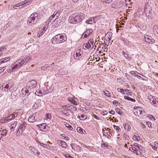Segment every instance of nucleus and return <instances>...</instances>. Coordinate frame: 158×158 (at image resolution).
I'll return each mask as SVG.
<instances>
[{
  "mask_svg": "<svg viewBox=\"0 0 158 158\" xmlns=\"http://www.w3.org/2000/svg\"><path fill=\"white\" fill-rule=\"evenodd\" d=\"M85 17V15L83 13H75L70 16L69 21L71 23L75 24L81 21Z\"/></svg>",
  "mask_w": 158,
  "mask_h": 158,
  "instance_id": "obj_1",
  "label": "nucleus"
},
{
  "mask_svg": "<svg viewBox=\"0 0 158 158\" xmlns=\"http://www.w3.org/2000/svg\"><path fill=\"white\" fill-rule=\"evenodd\" d=\"M66 39V36L65 34H59L51 39V42L53 44H59L64 42Z\"/></svg>",
  "mask_w": 158,
  "mask_h": 158,
  "instance_id": "obj_2",
  "label": "nucleus"
},
{
  "mask_svg": "<svg viewBox=\"0 0 158 158\" xmlns=\"http://www.w3.org/2000/svg\"><path fill=\"white\" fill-rule=\"evenodd\" d=\"M14 65L11 66V69H9L8 72H14L16 70L25 65V61L23 59H19L16 62H15Z\"/></svg>",
  "mask_w": 158,
  "mask_h": 158,
  "instance_id": "obj_3",
  "label": "nucleus"
},
{
  "mask_svg": "<svg viewBox=\"0 0 158 158\" xmlns=\"http://www.w3.org/2000/svg\"><path fill=\"white\" fill-rule=\"evenodd\" d=\"M39 19V14L37 13H34L28 18L27 23L28 24L31 25L37 23Z\"/></svg>",
  "mask_w": 158,
  "mask_h": 158,
  "instance_id": "obj_4",
  "label": "nucleus"
},
{
  "mask_svg": "<svg viewBox=\"0 0 158 158\" xmlns=\"http://www.w3.org/2000/svg\"><path fill=\"white\" fill-rule=\"evenodd\" d=\"M14 83L11 81H10L8 83H4L2 86V88H5V91L8 92H11L14 90V87H13Z\"/></svg>",
  "mask_w": 158,
  "mask_h": 158,
  "instance_id": "obj_5",
  "label": "nucleus"
},
{
  "mask_svg": "<svg viewBox=\"0 0 158 158\" xmlns=\"http://www.w3.org/2000/svg\"><path fill=\"white\" fill-rule=\"evenodd\" d=\"M134 114L137 116H139L144 113V111L143 109L141 107H135L133 109Z\"/></svg>",
  "mask_w": 158,
  "mask_h": 158,
  "instance_id": "obj_6",
  "label": "nucleus"
},
{
  "mask_svg": "<svg viewBox=\"0 0 158 158\" xmlns=\"http://www.w3.org/2000/svg\"><path fill=\"white\" fill-rule=\"evenodd\" d=\"M37 81L34 80H32L28 82L26 87L29 90L30 93L31 92V89L35 88L37 86Z\"/></svg>",
  "mask_w": 158,
  "mask_h": 158,
  "instance_id": "obj_7",
  "label": "nucleus"
},
{
  "mask_svg": "<svg viewBox=\"0 0 158 158\" xmlns=\"http://www.w3.org/2000/svg\"><path fill=\"white\" fill-rule=\"evenodd\" d=\"M151 6L148 2H146L144 5V12L146 16H149V14L151 10Z\"/></svg>",
  "mask_w": 158,
  "mask_h": 158,
  "instance_id": "obj_8",
  "label": "nucleus"
},
{
  "mask_svg": "<svg viewBox=\"0 0 158 158\" xmlns=\"http://www.w3.org/2000/svg\"><path fill=\"white\" fill-rule=\"evenodd\" d=\"M150 102L151 104L155 106H157L158 105V98H156L155 97L152 96L148 97Z\"/></svg>",
  "mask_w": 158,
  "mask_h": 158,
  "instance_id": "obj_9",
  "label": "nucleus"
},
{
  "mask_svg": "<svg viewBox=\"0 0 158 158\" xmlns=\"http://www.w3.org/2000/svg\"><path fill=\"white\" fill-rule=\"evenodd\" d=\"M83 52L81 49H77L74 52L73 56L75 59H78L81 57Z\"/></svg>",
  "mask_w": 158,
  "mask_h": 158,
  "instance_id": "obj_10",
  "label": "nucleus"
},
{
  "mask_svg": "<svg viewBox=\"0 0 158 158\" xmlns=\"http://www.w3.org/2000/svg\"><path fill=\"white\" fill-rule=\"evenodd\" d=\"M29 2L24 1L23 2H20L14 5L13 8L14 9H17L19 8H20L22 7H24L25 6V5Z\"/></svg>",
  "mask_w": 158,
  "mask_h": 158,
  "instance_id": "obj_11",
  "label": "nucleus"
},
{
  "mask_svg": "<svg viewBox=\"0 0 158 158\" xmlns=\"http://www.w3.org/2000/svg\"><path fill=\"white\" fill-rule=\"evenodd\" d=\"M26 126V124L25 123H23L20 124L18 128L17 134L18 133L19 135L21 134L25 130Z\"/></svg>",
  "mask_w": 158,
  "mask_h": 158,
  "instance_id": "obj_12",
  "label": "nucleus"
},
{
  "mask_svg": "<svg viewBox=\"0 0 158 158\" xmlns=\"http://www.w3.org/2000/svg\"><path fill=\"white\" fill-rule=\"evenodd\" d=\"M144 40L146 42L150 44H153L155 42V40L154 39H152L151 37L147 35H144Z\"/></svg>",
  "mask_w": 158,
  "mask_h": 158,
  "instance_id": "obj_13",
  "label": "nucleus"
},
{
  "mask_svg": "<svg viewBox=\"0 0 158 158\" xmlns=\"http://www.w3.org/2000/svg\"><path fill=\"white\" fill-rule=\"evenodd\" d=\"M93 31L92 29H87L83 33L82 35V38L84 39L90 35Z\"/></svg>",
  "mask_w": 158,
  "mask_h": 158,
  "instance_id": "obj_14",
  "label": "nucleus"
},
{
  "mask_svg": "<svg viewBox=\"0 0 158 158\" xmlns=\"http://www.w3.org/2000/svg\"><path fill=\"white\" fill-rule=\"evenodd\" d=\"M129 150L133 153L137 155H140L142 153L139 149H138L137 148L135 147H130L129 148Z\"/></svg>",
  "mask_w": 158,
  "mask_h": 158,
  "instance_id": "obj_15",
  "label": "nucleus"
},
{
  "mask_svg": "<svg viewBox=\"0 0 158 158\" xmlns=\"http://www.w3.org/2000/svg\"><path fill=\"white\" fill-rule=\"evenodd\" d=\"M36 113L32 114L29 116L28 119V121L30 123H33L36 121V118L35 117Z\"/></svg>",
  "mask_w": 158,
  "mask_h": 158,
  "instance_id": "obj_16",
  "label": "nucleus"
},
{
  "mask_svg": "<svg viewBox=\"0 0 158 158\" xmlns=\"http://www.w3.org/2000/svg\"><path fill=\"white\" fill-rule=\"evenodd\" d=\"M68 106H62L61 109L62 113L67 116L69 115V113L67 112V111H68Z\"/></svg>",
  "mask_w": 158,
  "mask_h": 158,
  "instance_id": "obj_17",
  "label": "nucleus"
},
{
  "mask_svg": "<svg viewBox=\"0 0 158 158\" xmlns=\"http://www.w3.org/2000/svg\"><path fill=\"white\" fill-rule=\"evenodd\" d=\"M29 92H30L29 90L25 87L22 89L21 91V94L23 96H24L26 95L27 94L29 93Z\"/></svg>",
  "mask_w": 158,
  "mask_h": 158,
  "instance_id": "obj_18",
  "label": "nucleus"
},
{
  "mask_svg": "<svg viewBox=\"0 0 158 158\" xmlns=\"http://www.w3.org/2000/svg\"><path fill=\"white\" fill-rule=\"evenodd\" d=\"M152 31L154 34L158 36V25H154L152 27Z\"/></svg>",
  "mask_w": 158,
  "mask_h": 158,
  "instance_id": "obj_19",
  "label": "nucleus"
},
{
  "mask_svg": "<svg viewBox=\"0 0 158 158\" xmlns=\"http://www.w3.org/2000/svg\"><path fill=\"white\" fill-rule=\"evenodd\" d=\"M57 142V143L61 144V146L62 148H66L67 147V144L64 141L58 140Z\"/></svg>",
  "mask_w": 158,
  "mask_h": 158,
  "instance_id": "obj_20",
  "label": "nucleus"
},
{
  "mask_svg": "<svg viewBox=\"0 0 158 158\" xmlns=\"http://www.w3.org/2000/svg\"><path fill=\"white\" fill-rule=\"evenodd\" d=\"M68 110L70 111L72 113L76 111L77 110L76 107L73 105H71L68 106Z\"/></svg>",
  "mask_w": 158,
  "mask_h": 158,
  "instance_id": "obj_21",
  "label": "nucleus"
},
{
  "mask_svg": "<svg viewBox=\"0 0 158 158\" xmlns=\"http://www.w3.org/2000/svg\"><path fill=\"white\" fill-rule=\"evenodd\" d=\"M18 115L17 113L16 112H14L13 113L9 116L7 117V118L8 119V120L10 121L12 120L13 118L17 117Z\"/></svg>",
  "mask_w": 158,
  "mask_h": 158,
  "instance_id": "obj_22",
  "label": "nucleus"
},
{
  "mask_svg": "<svg viewBox=\"0 0 158 158\" xmlns=\"http://www.w3.org/2000/svg\"><path fill=\"white\" fill-rule=\"evenodd\" d=\"M124 51L122 52V54L128 60H132L131 56Z\"/></svg>",
  "mask_w": 158,
  "mask_h": 158,
  "instance_id": "obj_23",
  "label": "nucleus"
},
{
  "mask_svg": "<svg viewBox=\"0 0 158 158\" xmlns=\"http://www.w3.org/2000/svg\"><path fill=\"white\" fill-rule=\"evenodd\" d=\"M42 90L43 94L44 95L51 92L52 91V89H48L47 87L44 86Z\"/></svg>",
  "mask_w": 158,
  "mask_h": 158,
  "instance_id": "obj_24",
  "label": "nucleus"
},
{
  "mask_svg": "<svg viewBox=\"0 0 158 158\" xmlns=\"http://www.w3.org/2000/svg\"><path fill=\"white\" fill-rule=\"evenodd\" d=\"M83 48L84 49H92L93 48H91V46L89 43H87L83 45Z\"/></svg>",
  "mask_w": 158,
  "mask_h": 158,
  "instance_id": "obj_25",
  "label": "nucleus"
},
{
  "mask_svg": "<svg viewBox=\"0 0 158 158\" xmlns=\"http://www.w3.org/2000/svg\"><path fill=\"white\" fill-rule=\"evenodd\" d=\"M133 146H134L133 147L136 148L138 149H139L140 151H142L143 149V147L141 145L136 143H134Z\"/></svg>",
  "mask_w": 158,
  "mask_h": 158,
  "instance_id": "obj_26",
  "label": "nucleus"
},
{
  "mask_svg": "<svg viewBox=\"0 0 158 158\" xmlns=\"http://www.w3.org/2000/svg\"><path fill=\"white\" fill-rule=\"evenodd\" d=\"M39 127L42 131H44L46 127V124L45 123H43L39 125Z\"/></svg>",
  "mask_w": 158,
  "mask_h": 158,
  "instance_id": "obj_27",
  "label": "nucleus"
},
{
  "mask_svg": "<svg viewBox=\"0 0 158 158\" xmlns=\"http://www.w3.org/2000/svg\"><path fill=\"white\" fill-rule=\"evenodd\" d=\"M17 123V121H15L13 124H12L10 127V131H14L16 126Z\"/></svg>",
  "mask_w": 158,
  "mask_h": 158,
  "instance_id": "obj_28",
  "label": "nucleus"
},
{
  "mask_svg": "<svg viewBox=\"0 0 158 158\" xmlns=\"http://www.w3.org/2000/svg\"><path fill=\"white\" fill-rule=\"evenodd\" d=\"M77 132L80 133L84 134L85 133V130L80 127H78L77 128Z\"/></svg>",
  "mask_w": 158,
  "mask_h": 158,
  "instance_id": "obj_29",
  "label": "nucleus"
},
{
  "mask_svg": "<svg viewBox=\"0 0 158 158\" xmlns=\"http://www.w3.org/2000/svg\"><path fill=\"white\" fill-rule=\"evenodd\" d=\"M133 139L135 141H139L140 140V137L138 134L136 133L134 135Z\"/></svg>",
  "mask_w": 158,
  "mask_h": 158,
  "instance_id": "obj_30",
  "label": "nucleus"
},
{
  "mask_svg": "<svg viewBox=\"0 0 158 158\" xmlns=\"http://www.w3.org/2000/svg\"><path fill=\"white\" fill-rule=\"evenodd\" d=\"M126 130L127 131H129L131 129V126L129 124H124L123 125Z\"/></svg>",
  "mask_w": 158,
  "mask_h": 158,
  "instance_id": "obj_31",
  "label": "nucleus"
},
{
  "mask_svg": "<svg viewBox=\"0 0 158 158\" xmlns=\"http://www.w3.org/2000/svg\"><path fill=\"white\" fill-rule=\"evenodd\" d=\"M31 153L32 154L33 153L34 154L37 156H39L40 154V152H38L37 149L35 148L33 149V150L31 152Z\"/></svg>",
  "mask_w": 158,
  "mask_h": 158,
  "instance_id": "obj_32",
  "label": "nucleus"
},
{
  "mask_svg": "<svg viewBox=\"0 0 158 158\" xmlns=\"http://www.w3.org/2000/svg\"><path fill=\"white\" fill-rule=\"evenodd\" d=\"M69 101L72 104L75 105L77 106V102H76L73 98H69Z\"/></svg>",
  "mask_w": 158,
  "mask_h": 158,
  "instance_id": "obj_33",
  "label": "nucleus"
},
{
  "mask_svg": "<svg viewBox=\"0 0 158 158\" xmlns=\"http://www.w3.org/2000/svg\"><path fill=\"white\" fill-rule=\"evenodd\" d=\"M94 22L93 17L89 18L86 21V23L87 24H92Z\"/></svg>",
  "mask_w": 158,
  "mask_h": 158,
  "instance_id": "obj_34",
  "label": "nucleus"
},
{
  "mask_svg": "<svg viewBox=\"0 0 158 158\" xmlns=\"http://www.w3.org/2000/svg\"><path fill=\"white\" fill-rule=\"evenodd\" d=\"M113 126L114 128L117 131L118 133H120L121 131V129L119 126L114 125H113Z\"/></svg>",
  "mask_w": 158,
  "mask_h": 158,
  "instance_id": "obj_35",
  "label": "nucleus"
},
{
  "mask_svg": "<svg viewBox=\"0 0 158 158\" xmlns=\"http://www.w3.org/2000/svg\"><path fill=\"white\" fill-rule=\"evenodd\" d=\"M24 61H25V65L27 63H29L31 62V58L29 56H27L24 59Z\"/></svg>",
  "mask_w": 158,
  "mask_h": 158,
  "instance_id": "obj_36",
  "label": "nucleus"
},
{
  "mask_svg": "<svg viewBox=\"0 0 158 158\" xmlns=\"http://www.w3.org/2000/svg\"><path fill=\"white\" fill-rule=\"evenodd\" d=\"M121 40L123 42L125 45H127L129 44V41L127 40L123 37L121 38Z\"/></svg>",
  "mask_w": 158,
  "mask_h": 158,
  "instance_id": "obj_37",
  "label": "nucleus"
},
{
  "mask_svg": "<svg viewBox=\"0 0 158 158\" xmlns=\"http://www.w3.org/2000/svg\"><path fill=\"white\" fill-rule=\"evenodd\" d=\"M44 31L41 29L40 31H39L37 34V37H40L42 36L44 34Z\"/></svg>",
  "mask_w": 158,
  "mask_h": 158,
  "instance_id": "obj_38",
  "label": "nucleus"
},
{
  "mask_svg": "<svg viewBox=\"0 0 158 158\" xmlns=\"http://www.w3.org/2000/svg\"><path fill=\"white\" fill-rule=\"evenodd\" d=\"M61 13V11L59 10H58L57 12H55L54 15L55 16H56V18L54 20H55L56 19H57L58 18L59 16H60Z\"/></svg>",
  "mask_w": 158,
  "mask_h": 158,
  "instance_id": "obj_39",
  "label": "nucleus"
},
{
  "mask_svg": "<svg viewBox=\"0 0 158 158\" xmlns=\"http://www.w3.org/2000/svg\"><path fill=\"white\" fill-rule=\"evenodd\" d=\"M6 133L7 131L5 129H3L0 131V135L2 136H3L4 135H6Z\"/></svg>",
  "mask_w": 158,
  "mask_h": 158,
  "instance_id": "obj_40",
  "label": "nucleus"
},
{
  "mask_svg": "<svg viewBox=\"0 0 158 158\" xmlns=\"http://www.w3.org/2000/svg\"><path fill=\"white\" fill-rule=\"evenodd\" d=\"M124 98L125 99L127 100L128 101H131L133 102H135V99L131 98L128 96H124Z\"/></svg>",
  "mask_w": 158,
  "mask_h": 158,
  "instance_id": "obj_41",
  "label": "nucleus"
},
{
  "mask_svg": "<svg viewBox=\"0 0 158 158\" xmlns=\"http://www.w3.org/2000/svg\"><path fill=\"white\" fill-rule=\"evenodd\" d=\"M35 94L38 96H41L43 95L42 91L40 90H37L35 92Z\"/></svg>",
  "mask_w": 158,
  "mask_h": 158,
  "instance_id": "obj_42",
  "label": "nucleus"
},
{
  "mask_svg": "<svg viewBox=\"0 0 158 158\" xmlns=\"http://www.w3.org/2000/svg\"><path fill=\"white\" fill-rule=\"evenodd\" d=\"M2 60V61L3 63L9 61L10 60V57H5L1 59Z\"/></svg>",
  "mask_w": 158,
  "mask_h": 158,
  "instance_id": "obj_43",
  "label": "nucleus"
},
{
  "mask_svg": "<svg viewBox=\"0 0 158 158\" xmlns=\"http://www.w3.org/2000/svg\"><path fill=\"white\" fill-rule=\"evenodd\" d=\"M101 15L97 16H96L93 17L94 18V23H95L96 21L99 19L101 18Z\"/></svg>",
  "mask_w": 158,
  "mask_h": 158,
  "instance_id": "obj_44",
  "label": "nucleus"
},
{
  "mask_svg": "<svg viewBox=\"0 0 158 158\" xmlns=\"http://www.w3.org/2000/svg\"><path fill=\"white\" fill-rule=\"evenodd\" d=\"M88 42L90 44V45L91 46V48H93L94 45V44L93 40L92 39L88 41Z\"/></svg>",
  "mask_w": 158,
  "mask_h": 158,
  "instance_id": "obj_45",
  "label": "nucleus"
},
{
  "mask_svg": "<svg viewBox=\"0 0 158 158\" xmlns=\"http://www.w3.org/2000/svg\"><path fill=\"white\" fill-rule=\"evenodd\" d=\"M130 73L133 75V76H135V75L137 74H139V73L138 72L136 71H132L129 72Z\"/></svg>",
  "mask_w": 158,
  "mask_h": 158,
  "instance_id": "obj_46",
  "label": "nucleus"
},
{
  "mask_svg": "<svg viewBox=\"0 0 158 158\" xmlns=\"http://www.w3.org/2000/svg\"><path fill=\"white\" fill-rule=\"evenodd\" d=\"M103 92L104 94L107 96L109 97H111V94L108 91H103Z\"/></svg>",
  "mask_w": 158,
  "mask_h": 158,
  "instance_id": "obj_47",
  "label": "nucleus"
},
{
  "mask_svg": "<svg viewBox=\"0 0 158 158\" xmlns=\"http://www.w3.org/2000/svg\"><path fill=\"white\" fill-rule=\"evenodd\" d=\"M117 90L118 92H120L123 94H125V93H124V90H123V89L118 88Z\"/></svg>",
  "mask_w": 158,
  "mask_h": 158,
  "instance_id": "obj_48",
  "label": "nucleus"
},
{
  "mask_svg": "<svg viewBox=\"0 0 158 158\" xmlns=\"http://www.w3.org/2000/svg\"><path fill=\"white\" fill-rule=\"evenodd\" d=\"M8 119L6 117L5 119H2L0 120V122L1 123H6L7 122H9Z\"/></svg>",
  "mask_w": 158,
  "mask_h": 158,
  "instance_id": "obj_49",
  "label": "nucleus"
},
{
  "mask_svg": "<svg viewBox=\"0 0 158 158\" xmlns=\"http://www.w3.org/2000/svg\"><path fill=\"white\" fill-rule=\"evenodd\" d=\"M15 93V91L13 90L11 91V98H15V97L16 96V95L15 94H14V93Z\"/></svg>",
  "mask_w": 158,
  "mask_h": 158,
  "instance_id": "obj_50",
  "label": "nucleus"
},
{
  "mask_svg": "<svg viewBox=\"0 0 158 158\" xmlns=\"http://www.w3.org/2000/svg\"><path fill=\"white\" fill-rule=\"evenodd\" d=\"M124 91L126 92V94L127 95H131V93L130 92V91L128 89H125V90H124Z\"/></svg>",
  "mask_w": 158,
  "mask_h": 158,
  "instance_id": "obj_51",
  "label": "nucleus"
},
{
  "mask_svg": "<svg viewBox=\"0 0 158 158\" xmlns=\"http://www.w3.org/2000/svg\"><path fill=\"white\" fill-rule=\"evenodd\" d=\"M66 126L69 130H72L73 129V127L69 124H67L66 125Z\"/></svg>",
  "mask_w": 158,
  "mask_h": 158,
  "instance_id": "obj_52",
  "label": "nucleus"
},
{
  "mask_svg": "<svg viewBox=\"0 0 158 158\" xmlns=\"http://www.w3.org/2000/svg\"><path fill=\"white\" fill-rule=\"evenodd\" d=\"M101 147L104 149L108 148V145L105 143H103L101 145Z\"/></svg>",
  "mask_w": 158,
  "mask_h": 158,
  "instance_id": "obj_53",
  "label": "nucleus"
},
{
  "mask_svg": "<svg viewBox=\"0 0 158 158\" xmlns=\"http://www.w3.org/2000/svg\"><path fill=\"white\" fill-rule=\"evenodd\" d=\"M86 116L82 114L81 116V118L80 120H85L86 119Z\"/></svg>",
  "mask_w": 158,
  "mask_h": 158,
  "instance_id": "obj_54",
  "label": "nucleus"
},
{
  "mask_svg": "<svg viewBox=\"0 0 158 158\" xmlns=\"http://www.w3.org/2000/svg\"><path fill=\"white\" fill-rule=\"evenodd\" d=\"M116 112L118 114H120L122 113L121 112V110L118 108H117L115 109Z\"/></svg>",
  "mask_w": 158,
  "mask_h": 158,
  "instance_id": "obj_55",
  "label": "nucleus"
},
{
  "mask_svg": "<svg viewBox=\"0 0 158 158\" xmlns=\"http://www.w3.org/2000/svg\"><path fill=\"white\" fill-rule=\"evenodd\" d=\"M38 143H39L40 146L44 148H45L46 147V144H44L43 143H42L40 142L39 141H38Z\"/></svg>",
  "mask_w": 158,
  "mask_h": 158,
  "instance_id": "obj_56",
  "label": "nucleus"
},
{
  "mask_svg": "<svg viewBox=\"0 0 158 158\" xmlns=\"http://www.w3.org/2000/svg\"><path fill=\"white\" fill-rule=\"evenodd\" d=\"M29 99L28 98H25V99H24L23 100V103H24L25 104H26L28 102Z\"/></svg>",
  "mask_w": 158,
  "mask_h": 158,
  "instance_id": "obj_57",
  "label": "nucleus"
},
{
  "mask_svg": "<svg viewBox=\"0 0 158 158\" xmlns=\"http://www.w3.org/2000/svg\"><path fill=\"white\" fill-rule=\"evenodd\" d=\"M49 67V66L48 65H45L43 66L42 68H41V69L43 70H45L47 69Z\"/></svg>",
  "mask_w": 158,
  "mask_h": 158,
  "instance_id": "obj_58",
  "label": "nucleus"
},
{
  "mask_svg": "<svg viewBox=\"0 0 158 158\" xmlns=\"http://www.w3.org/2000/svg\"><path fill=\"white\" fill-rule=\"evenodd\" d=\"M146 125L148 126V127L150 128H152V123L150 122H146Z\"/></svg>",
  "mask_w": 158,
  "mask_h": 158,
  "instance_id": "obj_59",
  "label": "nucleus"
},
{
  "mask_svg": "<svg viewBox=\"0 0 158 158\" xmlns=\"http://www.w3.org/2000/svg\"><path fill=\"white\" fill-rule=\"evenodd\" d=\"M3 94V88L2 87H0V97L2 96Z\"/></svg>",
  "mask_w": 158,
  "mask_h": 158,
  "instance_id": "obj_60",
  "label": "nucleus"
},
{
  "mask_svg": "<svg viewBox=\"0 0 158 158\" xmlns=\"http://www.w3.org/2000/svg\"><path fill=\"white\" fill-rule=\"evenodd\" d=\"M46 118L47 119H50L51 118V115L50 114H46Z\"/></svg>",
  "mask_w": 158,
  "mask_h": 158,
  "instance_id": "obj_61",
  "label": "nucleus"
},
{
  "mask_svg": "<svg viewBox=\"0 0 158 158\" xmlns=\"http://www.w3.org/2000/svg\"><path fill=\"white\" fill-rule=\"evenodd\" d=\"M112 0H103V2L105 3H109L112 2Z\"/></svg>",
  "mask_w": 158,
  "mask_h": 158,
  "instance_id": "obj_62",
  "label": "nucleus"
},
{
  "mask_svg": "<svg viewBox=\"0 0 158 158\" xmlns=\"http://www.w3.org/2000/svg\"><path fill=\"white\" fill-rule=\"evenodd\" d=\"M45 148H46L50 150H52V147H50V146L47 145L46 146V147Z\"/></svg>",
  "mask_w": 158,
  "mask_h": 158,
  "instance_id": "obj_63",
  "label": "nucleus"
},
{
  "mask_svg": "<svg viewBox=\"0 0 158 158\" xmlns=\"http://www.w3.org/2000/svg\"><path fill=\"white\" fill-rule=\"evenodd\" d=\"M64 156L66 158H73L68 154L64 155Z\"/></svg>",
  "mask_w": 158,
  "mask_h": 158,
  "instance_id": "obj_64",
  "label": "nucleus"
}]
</instances>
